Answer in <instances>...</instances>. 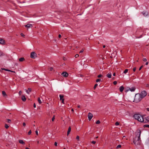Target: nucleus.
<instances>
[{"instance_id": "09e8293b", "label": "nucleus", "mask_w": 149, "mask_h": 149, "mask_svg": "<svg viewBox=\"0 0 149 149\" xmlns=\"http://www.w3.org/2000/svg\"><path fill=\"white\" fill-rule=\"evenodd\" d=\"M23 125L25 127L26 126V124L25 123H23Z\"/></svg>"}, {"instance_id": "052dcab7", "label": "nucleus", "mask_w": 149, "mask_h": 149, "mask_svg": "<svg viewBox=\"0 0 149 149\" xmlns=\"http://www.w3.org/2000/svg\"><path fill=\"white\" fill-rule=\"evenodd\" d=\"M77 107H78V108H80V105H78Z\"/></svg>"}, {"instance_id": "b1692460", "label": "nucleus", "mask_w": 149, "mask_h": 149, "mask_svg": "<svg viewBox=\"0 0 149 149\" xmlns=\"http://www.w3.org/2000/svg\"><path fill=\"white\" fill-rule=\"evenodd\" d=\"M128 71V70L127 69H125L123 73L125 74Z\"/></svg>"}, {"instance_id": "aec40b11", "label": "nucleus", "mask_w": 149, "mask_h": 149, "mask_svg": "<svg viewBox=\"0 0 149 149\" xmlns=\"http://www.w3.org/2000/svg\"><path fill=\"white\" fill-rule=\"evenodd\" d=\"M59 96V97H60V100H61L62 99H64L63 98V97H64V96H63V95H60Z\"/></svg>"}, {"instance_id": "3c124183", "label": "nucleus", "mask_w": 149, "mask_h": 149, "mask_svg": "<svg viewBox=\"0 0 149 149\" xmlns=\"http://www.w3.org/2000/svg\"><path fill=\"white\" fill-rule=\"evenodd\" d=\"M36 134L37 135H38V132L37 130H36Z\"/></svg>"}, {"instance_id": "37998d69", "label": "nucleus", "mask_w": 149, "mask_h": 149, "mask_svg": "<svg viewBox=\"0 0 149 149\" xmlns=\"http://www.w3.org/2000/svg\"><path fill=\"white\" fill-rule=\"evenodd\" d=\"M143 67V66L142 65L139 68V70H141V68H142Z\"/></svg>"}, {"instance_id": "bb28decb", "label": "nucleus", "mask_w": 149, "mask_h": 149, "mask_svg": "<svg viewBox=\"0 0 149 149\" xmlns=\"http://www.w3.org/2000/svg\"><path fill=\"white\" fill-rule=\"evenodd\" d=\"M121 147V145H120L119 144L116 147V148H120Z\"/></svg>"}, {"instance_id": "f8f14e48", "label": "nucleus", "mask_w": 149, "mask_h": 149, "mask_svg": "<svg viewBox=\"0 0 149 149\" xmlns=\"http://www.w3.org/2000/svg\"><path fill=\"white\" fill-rule=\"evenodd\" d=\"M22 100L24 102L26 100V97L25 96L23 95H22Z\"/></svg>"}, {"instance_id": "c756f323", "label": "nucleus", "mask_w": 149, "mask_h": 149, "mask_svg": "<svg viewBox=\"0 0 149 149\" xmlns=\"http://www.w3.org/2000/svg\"><path fill=\"white\" fill-rule=\"evenodd\" d=\"M119 125V123H118V122H116V123H115V125H116V126H118V125Z\"/></svg>"}, {"instance_id": "bf43d9fd", "label": "nucleus", "mask_w": 149, "mask_h": 149, "mask_svg": "<svg viewBox=\"0 0 149 149\" xmlns=\"http://www.w3.org/2000/svg\"><path fill=\"white\" fill-rule=\"evenodd\" d=\"M26 148V149H29V148H28V147H26V148Z\"/></svg>"}, {"instance_id": "f03ea898", "label": "nucleus", "mask_w": 149, "mask_h": 149, "mask_svg": "<svg viewBox=\"0 0 149 149\" xmlns=\"http://www.w3.org/2000/svg\"><path fill=\"white\" fill-rule=\"evenodd\" d=\"M134 117L135 119L141 123H145L147 122H149V116L144 118L143 116L139 114H136L134 115Z\"/></svg>"}, {"instance_id": "0e129e2a", "label": "nucleus", "mask_w": 149, "mask_h": 149, "mask_svg": "<svg viewBox=\"0 0 149 149\" xmlns=\"http://www.w3.org/2000/svg\"><path fill=\"white\" fill-rule=\"evenodd\" d=\"M98 138V136H96V137H95V138H96V139H97Z\"/></svg>"}, {"instance_id": "6ab92c4d", "label": "nucleus", "mask_w": 149, "mask_h": 149, "mask_svg": "<svg viewBox=\"0 0 149 149\" xmlns=\"http://www.w3.org/2000/svg\"><path fill=\"white\" fill-rule=\"evenodd\" d=\"M19 143L22 144H25L24 142L22 140H19Z\"/></svg>"}, {"instance_id": "de8ad7c7", "label": "nucleus", "mask_w": 149, "mask_h": 149, "mask_svg": "<svg viewBox=\"0 0 149 149\" xmlns=\"http://www.w3.org/2000/svg\"><path fill=\"white\" fill-rule=\"evenodd\" d=\"M65 65V64L64 63L62 64H61V66H63V65Z\"/></svg>"}, {"instance_id": "dca6fc26", "label": "nucleus", "mask_w": 149, "mask_h": 149, "mask_svg": "<svg viewBox=\"0 0 149 149\" xmlns=\"http://www.w3.org/2000/svg\"><path fill=\"white\" fill-rule=\"evenodd\" d=\"M71 128L70 127H69L68 128V130L67 132V135L68 136L70 134V133L71 131Z\"/></svg>"}, {"instance_id": "4d7b16f0", "label": "nucleus", "mask_w": 149, "mask_h": 149, "mask_svg": "<svg viewBox=\"0 0 149 149\" xmlns=\"http://www.w3.org/2000/svg\"><path fill=\"white\" fill-rule=\"evenodd\" d=\"M115 73H114L113 74V76H115Z\"/></svg>"}, {"instance_id": "603ef678", "label": "nucleus", "mask_w": 149, "mask_h": 149, "mask_svg": "<svg viewBox=\"0 0 149 149\" xmlns=\"http://www.w3.org/2000/svg\"><path fill=\"white\" fill-rule=\"evenodd\" d=\"M33 107L34 108L36 107V105L35 103L34 104Z\"/></svg>"}, {"instance_id": "a211bd4d", "label": "nucleus", "mask_w": 149, "mask_h": 149, "mask_svg": "<svg viewBox=\"0 0 149 149\" xmlns=\"http://www.w3.org/2000/svg\"><path fill=\"white\" fill-rule=\"evenodd\" d=\"M107 76L109 78H111V74L110 73H109L107 74Z\"/></svg>"}, {"instance_id": "4c0bfd02", "label": "nucleus", "mask_w": 149, "mask_h": 149, "mask_svg": "<svg viewBox=\"0 0 149 149\" xmlns=\"http://www.w3.org/2000/svg\"><path fill=\"white\" fill-rule=\"evenodd\" d=\"M143 60L144 61H147V59L145 58H143Z\"/></svg>"}, {"instance_id": "ddd939ff", "label": "nucleus", "mask_w": 149, "mask_h": 149, "mask_svg": "<svg viewBox=\"0 0 149 149\" xmlns=\"http://www.w3.org/2000/svg\"><path fill=\"white\" fill-rule=\"evenodd\" d=\"M142 14L144 15L145 16H146L148 15V12H144L143 11L142 12Z\"/></svg>"}, {"instance_id": "58836bf2", "label": "nucleus", "mask_w": 149, "mask_h": 149, "mask_svg": "<svg viewBox=\"0 0 149 149\" xmlns=\"http://www.w3.org/2000/svg\"><path fill=\"white\" fill-rule=\"evenodd\" d=\"M84 51V50L83 49H82L81 50L80 52H79V53H82Z\"/></svg>"}, {"instance_id": "20e7f679", "label": "nucleus", "mask_w": 149, "mask_h": 149, "mask_svg": "<svg viewBox=\"0 0 149 149\" xmlns=\"http://www.w3.org/2000/svg\"><path fill=\"white\" fill-rule=\"evenodd\" d=\"M139 94H140L141 98L143 99L146 95L147 93L145 91H142L141 93H139Z\"/></svg>"}, {"instance_id": "c03bdc74", "label": "nucleus", "mask_w": 149, "mask_h": 149, "mask_svg": "<svg viewBox=\"0 0 149 149\" xmlns=\"http://www.w3.org/2000/svg\"><path fill=\"white\" fill-rule=\"evenodd\" d=\"M147 144L149 146V139L147 142Z\"/></svg>"}, {"instance_id": "f3484780", "label": "nucleus", "mask_w": 149, "mask_h": 149, "mask_svg": "<svg viewBox=\"0 0 149 149\" xmlns=\"http://www.w3.org/2000/svg\"><path fill=\"white\" fill-rule=\"evenodd\" d=\"M2 70H4L6 71H9V72H15L14 71H11V70H8V69H6V68H2Z\"/></svg>"}, {"instance_id": "a878e982", "label": "nucleus", "mask_w": 149, "mask_h": 149, "mask_svg": "<svg viewBox=\"0 0 149 149\" xmlns=\"http://www.w3.org/2000/svg\"><path fill=\"white\" fill-rule=\"evenodd\" d=\"M5 127L6 129H7L9 127L8 125L6 124H5Z\"/></svg>"}, {"instance_id": "5701e85b", "label": "nucleus", "mask_w": 149, "mask_h": 149, "mask_svg": "<svg viewBox=\"0 0 149 149\" xmlns=\"http://www.w3.org/2000/svg\"><path fill=\"white\" fill-rule=\"evenodd\" d=\"M38 101L39 102V103L40 104L42 103V102L41 101V100L40 99V98L39 97H38Z\"/></svg>"}, {"instance_id": "6e6d98bb", "label": "nucleus", "mask_w": 149, "mask_h": 149, "mask_svg": "<svg viewBox=\"0 0 149 149\" xmlns=\"http://www.w3.org/2000/svg\"><path fill=\"white\" fill-rule=\"evenodd\" d=\"M148 62H146V65H148Z\"/></svg>"}, {"instance_id": "9b49d317", "label": "nucleus", "mask_w": 149, "mask_h": 149, "mask_svg": "<svg viewBox=\"0 0 149 149\" xmlns=\"http://www.w3.org/2000/svg\"><path fill=\"white\" fill-rule=\"evenodd\" d=\"M124 89V88L123 86H121L119 88V90H120V92H122L123 91Z\"/></svg>"}, {"instance_id": "cd10ccee", "label": "nucleus", "mask_w": 149, "mask_h": 149, "mask_svg": "<svg viewBox=\"0 0 149 149\" xmlns=\"http://www.w3.org/2000/svg\"><path fill=\"white\" fill-rule=\"evenodd\" d=\"M48 69L49 70L52 71L53 70V68L52 67H50L48 68Z\"/></svg>"}, {"instance_id": "680f3d73", "label": "nucleus", "mask_w": 149, "mask_h": 149, "mask_svg": "<svg viewBox=\"0 0 149 149\" xmlns=\"http://www.w3.org/2000/svg\"><path fill=\"white\" fill-rule=\"evenodd\" d=\"M149 86V84H147L146 85V86L148 87V86Z\"/></svg>"}, {"instance_id": "7c9ffc66", "label": "nucleus", "mask_w": 149, "mask_h": 149, "mask_svg": "<svg viewBox=\"0 0 149 149\" xmlns=\"http://www.w3.org/2000/svg\"><path fill=\"white\" fill-rule=\"evenodd\" d=\"M102 77V74H101L97 76V77L98 78H100V77Z\"/></svg>"}, {"instance_id": "39448f33", "label": "nucleus", "mask_w": 149, "mask_h": 149, "mask_svg": "<svg viewBox=\"0 0 149 149\" xmlns=\"http://www.w3.org/2000/svg\"><path fill=\"white\" fill-rule=\"evenodd\" d=\"M37 57V54L34 52H32L31 53L30 57L32 58L35 59Z\"/></svg>"}, {"instance_id": "423d86ee", "label": "nucleus", "mask_w": 149, "mask_h": 149, "mask_svg": "<svg viewBox=\"0 0 149 149\" xmlns=\"http://www.w3.org/2000/svg\"><path fill=\"white\" fill-rule=\"evenodd\" d=\"M88 117L89 120H90L93 117V115L92 113L89 112L88 114Z\"/></svg>"}, {"instance_id": "7ed1b4c3", "label": "nucleus", "mask_w": 149, "mask_h": 149, "mask_svg": "<svg viewBox=\"0 0 149 149\" xmlns=\"http://www.w3.org/2000/svg\"><path fill=\"white\" fill-rule=\"evenodd\" d=\"M142 99L140 94H139V93L136 94L135 95L134 102L136 103L138 102H140Z\"/></svg>"}, {"instance_id": "69168bd1", "label": "nucleus", "mask_w": 149, "mask_h": 149, "mask_svg": "<svg viewBox=\"0 0 149 149\" xmlns=\"http://www.w3.org/2000/svg\"><path fill=\"white\" fill-rule=\"evenodd\" d=\"M72 111H73V109H72Z\"/></svg>"}, {"instance_id": "4be33fe9", "label": "nucleus", "mask_w": 149, "mask_h": 149, "mask_svg": "<svg viewBox=\"0 0 149 149\" xmlns=\"http://www.w3.org/2000/svg\"><path fill=\"white\" fill-rule=\"evenodd\" d=\"M6 121L8 123H10L11 122V120L9 119H6Z\"/></svg>"}, {"instance_id": "a18cd8bd", "label": "nucleus", "mask_w": 149, "mask_h": 149, "mask_svg": "<svg viewBox=\"0 0 149 149\" xmlns=\"http://www.w3.org/2000/svg\"><path fill=\"white\" fill-rule=\"evenodd\" d=\"M92 143L94 144H95L96 143V142L95 141H93L92 142Z\"/></svg>"}, {"instance_id": "1a4fd4ad", "label": "nucleus", "mask_w": 149, "mask_h": 149, "mask_svg": "<svg viewBox=\"0 0 149 149\" xmlns=\"http://www.w3.org/2000/svg\"><path fill=\"white\" fill-rule=\"evenodd\" d=\"M136 89V88L134 87H132L130 88H129L128 89V90L127 91H128L129 90L131 92H134V91Z\"/></svg>"}, {"instance_id": "2f4dec72", "label": "nucleus", "mask_w": 149, "mask_h": 149, "mask_svg": "<svg viewBox=\"0 0 149 149\" xmlns=\"http://www.w3.org/2000/svg\"><path fill=\"white\" fill-rule=\"evenodd\" d=\"M96 124H99L100 123V120H98L96 122Z\"/></svg>"}, {"instance_id": "0eeeda50", "label": "nucleus", "mask_w": 149, "mask_h": 149, "mask_svg": "<svg viewBox=\"0 0 149 149\" xmlns=\"http://www.w3.org/2000/svg\"><path fill=\"white\" fill-rule=\"evenodd\" d=\"M61 74L64 77H68V73L66 72H63L62 74Z\"/></svg>"}, {"instance_id": "412c9836", "label": "nucleus", "mask_w": 149, "mask_h": 149, "mask_svg": "<svg viewBox=\"0 0 149 149\" xmlns=\"http://www.w3.org/2000/svg\"><path fill=\"white\" fill-rule=\"evenodd\" d=\"M24 60V58H21L19 59V61H22Z\"/></svg>"}, {"instance_id": "ea45409f", "label": "nucleus", "mask_w": 149, "mask_h": 149, "mask_svg": "<svg viewBox=\"0 0 149 149\" xmlns=\"http://www.w3.org/2000/svg\"><path fill=\"white\" fill-rule=\"evenodd\" d=\"M22 93V92L21 91H19V95H21Z\"/></svg>"}, {"instance_id": "9d476101", "label": "nucleus", "mask_w": 149, "mask_h": 149, "mask_svg": "<svg viewBox=\"0 0 149 149\" xmlns=\"http://www.w3.org/2000/svg\"><path fill=\"white\" fill-rule=\"evenodd\" d=\"M25 91L28 94H29L31 91V88H28V90L25 89Z\"/></svg>"}, {"instance_id": "79ce46f5", "label": "nucleus", "mask_w": 149, "mask_h": 149, "mask_svg": "<svg viewBox=\"0 0 149 149\" xmlns=\"http://www.w3.org/2000/svg\"><path fill=\"white\" fill-rule=\"evenodd\" d=\"M136 67H134L133 68V70L134 72H135L136 71Z\"/></svg>"}, {"instance_id": "4468645a", "label": "nucleus", "mask_w": 149, "mask_h": 149, "mask_svg": "<svg viewBox=\"0 0 149 149\" xmlns=\"http://www.w3.org/2000/svg\"><path fill=\"white\" fill-rule=\"evenodd\" d=\"M25 26L28 28H31L32 27V24H28L25 25Z\"/></svg>"}, {"instance_id": "6e6552de", "label": "nucleus", "mask_w": 149, "mask_h": 149, "mask_svg": "<svg viewBox=\"0 0 149 149\" xmlns=\"http://www.w3.org/2000/svg\"><path fill=\"white\" fill-rule=\"evenodd\" d=\"M5 41L2 38H0V44L2 45L5 44Z\"/></svg>"}, {"instance_id": "393cba45", "label": "nucleus", "mask_w": 149, "mask_h": 149, "mask_svg": "<svg viewBox=\"0 0 149 149\" xmlns=\"http://www.w3.org/2000/svg\"><path fill=\"white\" fill-rule=\"evenodd\" d=\"M101 81V79H97L96 80V82H99V81Z\"/></svg>"}, {"instance_id": "338daca9", "label": "nucleus", "mask_w": 149, "mask_h": 149, "mask_svg": "<svg viewBox=\"0 0 149 149\" xmlns=\"http://www.w3.org/2000/svg\"><path fill=\"white\" fill-rule=\"evenodd\" d=\"M81 77H82V75H81Z\"/></svg>"}, {"instance_id": "f704fd0d", "label": "nucleus", "mask_w": 149, "mask_h": 149, "mask_svg": "<svg viewBox=\"0 0 149 149\" xmlns=\"http://www.w3.org/2000/svg\"><path fill=\"white\" fill-rule=\"evenodd\" d=\"M79 56V55L78 54H76L75 56V58H77Z\"/></svg>"}, {"instance_id": "c85d7f7f", "label": "nucleus", "mask_w": 149, "mask_h": 149, "mask_svg": "<svg viewBox=\"0 0 149 149\" xmlns=\"http://www.w3.org/2000/svg\"><path fill=\"white\" fill-rule=\"evenodd\" d=\"M76 139L77 140H78V141L79 140V136H77V137H76Z\"/></svg>"}, {"instance_id": "774afa93", "label": "nucleus", "mask_w": 149, "mask_h": 149, "mask_svg": "<svg viewBox=\"0 0 149 149\" xmlns=\"http://www.w3.org/2000/svg\"><path fill=\"white\" fill-rule=\"evenodd\" d=\"M64 149H65V148H64Z\"/></svg>"}, {"instance_id": "f257e3e1", "label": "nucleus", "mask_w": 149, "mask_h": 149, "mask_svg": "<svg viewBox=\"0 0 149 149\" xmlns=\"http://www.w3.org/2000/svg\"><path fill=\"white\" fill-rule=\"evenodd\" d=\"M141 133V131L139 130H137L135 133V136L133 139V142L136 145H138L140 144L141 143L140 138Z\"/></svg>"}, {"instance_id": "8fccbe9b", "label": "nucleus", "mask_w": 149, "mask_h": 149, "mask_svg": "<svg viewBox=\"0 0 149 149\" xmlns=\"http://www.w3.org/2000/svg\"><path fill=\"white\" fill-rule=\"evenodd\" d=\"M62 100V103H64V99H62V100Z\"/></svg>"}, {"instance_id": "473e14b6", "label": "nucleus", "mask_w": 149, "mask_h": 149, "mask_svg": "<svg viewBox=\"0 0 149 149\" xmlns=\"http://www.w3.org/2000/svg\"><path fill=\"white\" fill-rule=\"evenodd\" d=\"M97 85H98V84H95L94 87V88L95 89L96 88V86H97Z\"/></svg>"}, {"instance_id": "72a5a7b5", "label": "nucleus", "mask_w": 149, "mask_h": 149, "mask_svg": "<svg viewBox=\"0 0 149 149\" xmlns=\"http://www.w3.org/2000/svg\"><path fill=\"white\" fill-rule=\"evenodd\" d=\"M113 84L114 85H116L117 84V82L116 81H113Z\"/></svg>"}, {"instance_id": "13d9d810", "label": "nucleus", "mask_w": 149, "mask_h": 149, "mask_svg": "<svg viewBox=\"0 0 149 149\" xmlns=\"http://www.w3.org/2000/svg\"><path fill=\"white\" fill-rule=\"evenodd\" d=\"M103 48H104L105 47V45H104L103 46Z\"/></svg>"}, {"instance_id": "2eb2a0df", "label": "nucleus", "mask_w": 149, "mask_h": 149, "mask_svg": "<svg viewBox=\"0 0 149 149\" xmlns=\"http://www.w3.org/2000/svg\"><path fill=\"white\" fill-rule=\"evenodd\" d=\"M2 94L3 95V96L5 97H7V95H6V93L4 91H2Z\"/></svg>"}, {"instance_id": "49530a36", "label": "nucleus", "mask_w": 149, "mask_h": 149, "mask_svg": "<svg viewBox=\"0 0 149 149\" xmlns=\"http://www.w3.org/2000/svg\"><path fill=\"white\" fill-rule=\"evenodd\" d=\"M57 143L56 142H55V143H54V145H55V146H57Z\"/></svg>"}, {"instance_id": "5fc2aeb1", "label": "nucleus", "mask_w": 149, "mask_h": 149, "mask_svg": "<svg viewBox=\"0 0 149 149\" xmlns=\"http://www.w3.org/2000/svg\"><path fill=\"white\" fill-rule=\"evenodd\" d=\"M147 109V111H149V108H148L146 109Z\"/></svg>"}, {"instance_id": "e2e57ef3", "label": "nucleus", "mask_w": 149, "mask_h": 149, "mask_svg": "<svg viewBox=\"0 0 149 149\" xmlns=\"http://www.w3.org/2000/svg\"><path fill=\"white\" fill-rule=\"evenodd\" d=\"M37 143L38 144L39 143V141H37Z\"/></svg>"}, {"instance_id": "a19ab883", "label": "nucleus", "mask_w": 149, "mask_h": 149, "mask_svg": "<svg viewBox=\"0 0 149 149\" xmlns=\"http://www.w3.org/2000/svg\"><path fill=\"white\" fill-rule=\"evenodd\" d=\"M21 35L23 37H24V35L22 33L21 34Z\"/></svg>"}, {"instance_id": "864d4df0", "label": "nucleus", "mask_w": 149, "mask_h": 149, "mask_svg": "<svg viewBox=\"0 0 149 149\" xmlns=\"http://www.w3.org/2000/svg\"><path fill=\"white\" fill-rule=\"evenodd\" d=\"M58 37L60 38L61 37V34H59L58 35Z\"/></svg>"}, {"instance_id": "e433bc0d", "label": "nucleus", "mask_w": 149, "mask_h": 149, "mask_svg": "<svg viewBox=\"0 0 149 149\" xmlns=\"http://www.w3.org/2000/svg\"><path fill=\"white\" fill-rule=\"evenodd\" d=\"M55 119V116H54L52 118V120L53 121Z\"/></svg>"}, {"instance_id": "c9c22d12", "label": "nucleus", "mask_w": 149, "mask_h": 149, "mask_svg": "<svg viewBox=\"0 0 149 149\" xmlns=\"http://www.w3.org/2000/svg\"><path fill=\"white\" fill-rule=\"evenodd\" d=\"M31 130H30L28 132V134L29 135H30L31 134Z\"/></svg>"}]
</instances>
